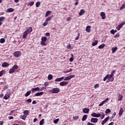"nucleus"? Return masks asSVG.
Wrapping results in <instances>:
<instances>
[{
	"mask_svg": "<svg viewBox=\"0 0 125 125\" xmlns=\"http://www.w3.org/2000/svg\"><path fill=\"white\" fill-rule=\"evenodd\" d=\"M117 50H118V47H115L112 48L111 49L112 53H115Z\"/></svg>",
	"mask_w": 125,
	"mask_h": 125,
	"instance_id": "20",
	"label": "nucleus"
},
{
	"mask_svg": "<svg viewBox=\"0 0 125 125\" xmlns=\"http://www.w3.org/2000/svg\"><path fill=\"white\" fill-rule=\"evenodd\" d=\"M15 72V70H14L12 68L10 69L9 71V74H13Z\"/></svg>",
	"mask_w": 125,
	"mask_h": 125,
	"instance_id": "36",
	"label": "nucleus"
},
{
	"mask_svg": "<svg viewBox=\"0 0 125 125\" xmlns=\"http://www.w3.org/2000/svg\"><path fill=\"white\" fill-rule=\"evenodd\" d=\"M106 77H107V79H112V78H113V77H114V75H112L111 74H110V75L107 74Z\"/></svg>",
	"mask_w": 125,
	"mask_h": 125,
	"instance_id": "37",
	"label": "nucleus"
},
{
	"mask_svg": "<svg viewBox=\"0 0 125 125\" xmlns=\"http://www.w3.org/2000/svg\"><path fill=\"white\" fill-rule=\"evenodd\" d=\"M43 89H46V88H44V87H41V88H40V91H42V90H43Z\"/></svg>",
	"mask_w": 125,
	"mask_h": 125,
	"instance_id": "57",
	"label": "nucleus"
},
{
	"mask_svg": "<svg viewBox=\"0 0 125 125\" xmlns=\"http://www.w3.org/2000/svg\"><path fill=\"white\" fill-rule=\"evenodd\" d=\"M51 13V11H47L45 15V17H47Z\"/></svg>",
	"mask_w": 125,
	"mask_h": 125,
	"instance_id": "30",
	"label": "nucleus"
},
{
	"mask_svg": "<svg viewBox=\"0 0 125 125\" xmlns=\"http://www.w3.org/2000/svg\"><path fill=\"white\" fill-rule=\"evenodd\" d=\"M28 35H29V33L26 31H24L22 35V39H26Z\"/></svg>",
	"mask_w": 125,
	"mask_h": 125,
	"instance_id": "16",
	"label": "nucleus"
},
{
	"mask_svg": "<svg viewBox=\"0 0 125 125\" xmlns=\"http://www.w3.org/2000/svg\"><path fill=\"white\" fill-rule=\"evenodd\" d=\"M87 125H95V124H93V123H91L90 122H88L87 123Z\"/></svg>",
	"mask_w": 125,
	"mask_h": 125,
	"instance_id": "61",
	"label": "nucleus"
},
{
	"mask_svg": "<svg viewBox=\"0 0 125 125\" xmlns=\"http://www.w3.org/2000/svg\"><path fill=\"white\" fill-rule=\"evenodd\" d=\"M75 75H70L67 77H66L64 79H63L64 81H70L71 79H73V78H74Z\"/></svg>",
	"mask_w": 125,
	"mask_h": 125,
	"instance_id": "5",
	"label": "nucleus"
},
{
	"mask_svg": "<svg viewBox=\"0 0 125 125\" xmlns=\"http://www.w3.org/2000/svg\"><path fill=\"white\" fill-rule=\"evenodd\" d=\"M44 124V119H42L41 120V121L40 122V125H43Z\"/></svg>",
	"mask_w": 125,
	"mask_h": 125,
	"instance_id": "35",
	"label": "nucleus"
},
{
	"mask_svg": "<svg viewBox=\"0 0 125 125\" xmlns=\"http://www.w3.org/2000/svg\"><path fill=\"white\" fill-rule=\"evenodd\" d=\"M14 112H15V110H12L11 111L10 113L9 114V115L10 116L11 115H12V114H13V113H14Z\"/></svg>",
	"mask_w": 125,
	"mask_h": 125,
	"instance_id": "62",
	"label": "nucleus"
},
{
	"mask_svg": "<svg viewBox=\"0 0 125 125\" xmlns=\"http://www.w3.org/2000/svg\"><path fill=\"white\" fill-rule=\"evenodd\" d=\"M91 123H93L94 124H96L98 122V118H92L90 120Z\"/></svg>",
	"mask_w": 125,
	"mask_h": 125,
	"instance_id": "7",
	"label": "nucleus"
},
{
	"mask_svg": "<svg viewBox=\"0 0 125 125\" xmlns=\"http://www.w3.org/2000/svg\"><path fill=\"white\" fill-rule=\"evenodd\" d=\"M64 77H62L61 78H57L55 79V82H62V81H63V80H64Z\"/></svg>",
	"mask_w": 125,
	"mask_h": 125,
	"instance_id": "17",
	"label": "nucleus"
},
{
	"mask_svg": "<svg viewBox=\"0 0 125 125\" xmlns=\"http://www.w3.org/2000/svg\"><path fill=\"white\" fill-rule=\"evenodd\" d=\"M83 113H84V114H88V113H89V108H84L83 109Z\"/></svg>",
	"mask_w": 125,
	"mask_h": 125,
	"instance_id": "10",
	"label": "nucleus"
},
{
	"mask_svg": "<svg viewBox=\"0 0 125 125\" xmlns=\"http://www.w3.org/2000/svg\"><path fill=\"white\" fill-rule=\"evenodd\" d=\"M43 94H44V92H40L36 93L34 96H42V95H43Z\"/></svg>",
	"mask_w": 125,
	"mask_h": 125,
	"instance_id": "11",
	"label": "nucleus"
},
{
	"mask_svg": "<svg viewBox=\"0 0 125 125\" xmlns=\"http://www.w3.org/2000/svg\"><path fill=\"white\" fill-rule=\"evenodd\" d=\"M69 84V82L67 81H62L60 83V85L61 86H65V85H67V84Z\"/></svg>",
	"mask_w": 125,
	"mask_h": 125,
	"instance_id": "4",
	"label": "nucleus"
},
{
	"mask_svg": "<svg viewBox=\"0 0 125 125\" xmlns=\"http://www.w3.org/2000/svg\"><path fill=\"white\" fill-rule=\"evenodd\" d=\"M8 119H9V120H12V119H14V118L13 117V116H9L8 117Z\"/></svg>",
	"mask_w": 125,
	"mask_h": 125,
	"instance_id": "64",
	"label": "nucleus"
},
{
	"mask_svg": "<svg viewBox=\"0 0 125 125\" xmlns=\"http://www.w3.org/2000/svg\"><path fill=\"white\" fill-rule=\"evenodd\" d=\"M105 44L104 43L101 44L99 46V48L100 49H102L104 48V47H105Z\"/></svg>",
	"mask_w": 125,
	"mask_h": 125,
	"instance_id": "27",
	"label": "nucleus"
},
{
	"mask_svg": "<svg viewBox=\"0 0 125 125\" xmlns=\"http://www.w3.org/2000/svg\"><path fill=\"white\" fill-rule=\"evenodd\" d=\"M104 104H105V102H104V101H103L101 104H99V106L100 107H101V106H103V105H104Z\"/></svg>",
	"mask_w": 125,
	"mask_h": 125,
	"instance_id": "46",
	"label": "nucleus"
},
{
	"mask_svg": "<svg viewBox=\"0 0 125 125\" xmlns=\"http://www.w3.org/2000/svg\"><path fill=\"white\" fill-rule=\"evenodd\" d=\"M67 49H70V48H71V47H72V46L71 45V44H69L66 46Z\"/></svg>",
	"mask_w": 125,
	"mask_h": 125,
	"instance_id": "59",
	"label": "nucleus"
},
{
	"mask_svg": "<svg viewBox=\"0 0 125 125\" xmlns=\"http://www.w3.org/2000/svg\"><path fill=\"white\" fill-rule=\"evenodd\" d=\"M86 119H87V115H83L82 118V121L84 122V121L86 120Z\"/></svg>",
	"mask_w": 125,
	"mask_h": 125,
	"instance_id": "25",
	"label": "nucleus"
},
{
	"mask_svg": "<svg viewBox=\"0 0 125 125\" xmlns=\"http://www.w3.org/2000/svg\"><path fill=\"white\" fill-rule=\"evenodd\" d=\"M91 28V26H90V25L87 26L86 27V29H85V31L86 32H87V33H90V28Z\"/></svg>",
	"mask_w": 125,
	"mask_h": 125,
	"instance_id": "18",
	"label": "nucleus"
},
{
	"mask_svg": "<svg viewBox=\"0 0 125 125\" xmlns=\"http://www.w3.org/2000/svg\"><path fill=\"white\" fill-rule=\"evenodd\" d=\"M32 91H28L26 93V94H25V97H28V96H29V95H30V94H31V92Z\"/></svg>",
	"mask_w": 125,
	"mask_h": 125,
	"instance_id": "28",
	"label": "nucleus"
},
{
	"mask_svg": "<svg viewBox=\"0 0 125 125\" xmlns=\"http://www.w3.org/2000/svg\"><path fill=\"white\" fill-rule=\"evenodd\" d=\"M46 40H47V38L46 37H42L41 39L42 42H46Z\"/></svg>",
	"mask_w": 125,
	"mask_h": 125,
	"instance_id": "33",
	"label": "nucleus"
},
{
	"mask_svg": "<svg viewBox=\"0 0 125 125\" xmlns=\"http://www.w3.org/2000/svg\"><path fill=\"white\" fill-rule=\"evenodd\" d=\"M116 117V112H114L111 117L112 119H114Z\"/></svg>",
	"mask_w": 125,
	"mask_h": 125,
	"instance_id": "52",
	"label": "nucleus"
},
{
	"mask_svg": "<svg viewBox=\"0 0 125 125\" xmlns=\"http://www.w3.org/2000/svg\"><path fill=\"white\" fill-rule=\"evenodd\" d=\"M9 97H10L9 95H5V96H4V99H5V100H7V99H8Z\"/></svg>",
	"mask_w": 125,
	"mask_h": 125,
	"instance_id": "41",
	"label": "nucleus"
},
{
	"mask_svg": "<svg viewBox=\"0 0 125 125\" xmlns=\"http://www.w3.org/2000/svg\"><path fill=\"white\" fill-rule=\"evenodd\" d=\"M59 122V119H57L54 121V124H57Z\"/></svg>",
	"mask_w": 125,
	"mask_h": 125,
	"instance_id": "50",
	"label": "nucleus"
},
{
	"mask_svg": "<svg viewBox=\"0 0 125 125\" xmlns=\"http://www.w3.org/2000/svg\"><path fill=\"white\" fill-rule=\"evenodd\" d=\"M125 8V3H124L122 4V6L120 7V10H122V9H124V8Z\"/></svg>",
	"mask_w": 125,
	"mask_h": 125,
	"instance_id": "45",
	"label": "nucleus"
},
{
	"mask_svg": "<svg viewBox=\"0 0 125 125\" xmlns=\"http://www.w3.org/2000/svg\"><path fill=\"white\" fill-rule=\"evenodd\" d=\"M52 18H53V15H52L51 17H49L46 19V22H48V21H50V20H51Z\"/></svg>",
	"mask_w": 125,
	"mask_h": 125,
	"instance_id": "26",
	"label": "nucleus"
},
{
	"mask_svg": "<svg viewBox=\"0 0 125 125\" xmlns=\"http://www.w3.org/2000/svg\"><path fill=\"white\" fill-rule=\"evenodd\" d=\"M12 68L15 71V70L18 69V65H14Z\"/></svg>",
	"mask_w": 125,
	"mask_h": 125,
	"instance_id": "40",
	"label": "nucleus"
},
{
	"mask_svg": "<svg viewBox=\"0 0 125 125\" xmlns=\"http://www.w3.org/2000/svg\"><path fill=\"white\" fill-rule=\"evenodd\" d=\"M115 73H116V70H113L111 72V75L114 76V74H115Z\"/></svg>",
	"mask_w": 125,
	"mask_h": 125,
	"instance_id": "60",
	"label": "nucleus"
},
{
	"mask_svg": "<svg viewBox=\"0 0 125 125\" xmlns=\"http://www.w3.org/2000/svg\"><path fill=\"white\" fill-rule=\"evenodd\" d=\"M26 102H27V103H31V102H32V99H27Z\"/></svg>",
	"mask_w": 125,
	"mask_h": 125,
	"instance_id": "49",
	"label": "nucleus"
},
{
	"mask_svg": "<svg viewBox=\"0 0 125 125\" xmlns=\"http://www.w3.org/2000/svg\"><path fill=\"white\" fill-rule=\"evenodd\" d=\"M123 100V96L122 94H119L118 97V101H122Z\"/></svg>",
	"mask_w": 125,
	"mask_h": 125,
	"instance_id": "23",
	"label": "nucleus"
},
{
	"mask_svg": "<svg viewBox=\"0 0 125 125\" xmlns=\"http://www.w3.org/2000/svg\"><path fill=\"white\" fill-rule=\"evenodd\" d=\"M97 43H98V41L95 40L94 42H92V46H95V45H97Z\"/></svg>",
	"mask_w": 125,
	"mask_h": 125,
	"instance_id": "24",
	"label": "nucleus"
},
{
	"mask_svg": "<svg viewBox=\"0 0 125 125\" xmlns=\"http://www.w3.org/2000/svg\"><path fill=\"white\" fill-rule=\"evenodd\" d=\"M40 5H41V2L38 1L36 3V7H40Z\"/></svg>",
	"mask_w": 125,
	"mask_h": 125,
	"instance_id": "39",
	"label": "nucleus"
},
{
	"mask_svg": "<svg viewBox=\"0 0 125 125\" xmlns=\"http://www.w3.org/2000/svg\"><path fill=\"white\" fill-rule=\"evenodd\" d=\"M124 25H125V22H123L120 24H119L118 26L116 27L117 30H118V31H120L121 30V28L123 27V26H124Z\"/></svg>",
	"mask_w": 125,
	"mask_h": 125,
	"instance_id": "3",
	"label": "nucleus"
},
{
	"mask_svg": "<svg viewBox=\"0 0 125 125\" xmlns=\"http://www.w3.org/2000/svg\"><path fill=\"white\" fill-rule=\"evenodd\" d=\"M52 79H53V76H52V75L50 74L48 76V80H49V81L52 80Z\"/></svg>",
	"mask_w": 125,
	"mask_h": 125,
	"instance_id": "32",
	"label": "nucleus"
},
{
	"mask_svg": "<svg viewBox=\"0 0 125 125\" xmlns=\"http://www.w3.org/2000/svg\"><path fill=\"white\" fill-rule=\"evenodd\" d=\"M91 116L94 118H100V117H101V114L100 113L93 112L91 114Z\"/></svg>",
	"mask_w": 125,
	"mask_h": 125,
	"instance_id": "2",
	"label": "nucleus"
},
{
	"mask_svg": "<svg viewBox=\"0 0 125 125\" xmlns=\"http://www.w3.org/2000/svg\"><path fill=\"white\" fill-rule=\"evenodd\" d=\"M100 15L103 20H104L106 18V14H105V12H101Z\"/></svg>",
	"mask_w": 125,
	"mask_h": 125,
	"instance_id": "8",
	"label": "nucleus"
},
{
	"mask_svg": "<svg viewBox=\"0 0 125 125\" xmlns=\"http://www.w3.org/2000/svg\"><path fill=\"white\" fill-rule=\"evenodd\" d=\"M14 55L15 57H17V58H18V57H19V56L21 55V52L20 51H16L14 52Z\"/></svg>",
	"mask_w": 125,
	"mask_h": 125,
	"instance_id": "6",
	"label": "nucleus"
},
{
	"mask_svg": "<svg viewBox=\"0 0 125 125\" xmlns=\"http://www.w3.org/2000/svg\"><path fill=\"white\" fill-rule=\"evenodd\" d=\"M123 113H124V110L123 108H121L120 110H119V117H121L122 116V115H123Z\"/></svg>",
	"mask_w": 125,
	"mask_h": 125,
	"instance_id": "19",
	"label": "nucleus"
},
{
	"mask_svg": "<svg viewBox=\"0 0 125 125\" xmlns=\"http://www.w3.org/2000/svg\"><path fill=\"white\" fill-rule=\"evenodd\" d=\"M114 79V77L111 78V79L109 80L108 81H107V83H109V82H113Z\"/></svg>",
	"mask_w": 125,
	"mask_h": 125,
	"instance_id": "58",
	"label": "nucleus"
},
{
	"mask_svg": "<svg viewBox=\"0 0 125 125\" xmlns=\"http://www.w3.org/2000/svg\"><path fill=\"white\" fill-rule=\"evenodd\" d=\"M29 113L30 112H29V110H25L23 112V114H24V115H25V116H28V115H29Z\"/></svg>",
	"mask_w": 125,
	"mask_h": 125,
	"instance_id": "34",
	"label": "nucleus"
},
{
	"mask_svg": "<svg viewBox=\"0 0 125 125\" xmlns=\"http://www.w3.org/2000/svg\"><path fill=\"white\" fill-rule=\"evenodd\" d=\"M73 60H74V58H73V57H71V58L69 59V61H70V62H73Z\"/></svg>",
	"mask_w": 125,
	"mask_h": 125,
	"instance_id": "63",
	"label": "nucleus"
},
{
	"mask_svg": "<svg viewBox=\"0 0 125 125\" xmlns=\"http://www.w3.org/2000/svg\"><path fill=\"white\" fill-rule=\"evenodd\" d=\"M80 117L79 116H75L73 117V120H75V121H77V120H79Z\"/></svg>",
	"mask_w": 125,
	"mask_h": 125,
	"instance_id": "43",
	"label": "nucleus"
},
{
	"mask_svg": "<svg viewBox=\"0 0 125 125\" xmlns=\"http://www.w3.org/2000/svg\"><path fill=\"white\" fill-rule=\"evenodd\" d=\"M47 24H48V22H47V21H45V22L43 23V26L44 27H45V26H46L47 25Z\"/></svg>",
	"mask_w": 125,
	"mask_h": 125,
	"instance_id": "51",
	"label": "nucleus"
},
{
	"mask_svg": "<svg viewBox=\"0 0 125 125\" xmlns=\"http://www.w3.org/2000/svg\"><path fill=\"white\" fill-rule=\"evenodd\" d=\"M98 87H99V84H96L94 85V88L96 89V88H98Z\"/></svg>",
	"mask_w": 125,
	"mask_h": 125,
	"instance_id": "56",
	"label": "nucleus"
},
{
	"mask_svg": "<svg viewBox=\"0 0 125 125\" xmlns=\"http://www.w3.org/2000/svg\"><path fill=\"white\" fill-rule=\"evenodd\" d=\"M3 72H4V70H3L0 71V77H1V76L3 75Z\"/></svg>",
	"mask_w": 125,
	"mask_h": 125,
	"instance_id": "53",
	"label": "nucleus"
},
{
	"mask_svg": "<svg viewBox=\"0 0 125 125\" xmlns=\"http://www.w3.org/2000/svg\"><path fill=\"white\" fill-rule=\"evenodd\" d=\"M0 43H4L5 42V40L4 38L0 39Z\"/></svg>",
	"mask_w": 125,
	"mask_h": 125,
	"instance_id": "38",
	"label": "nucleus"
},
{
	"mask_svg": "<svg viewBox=\"0 0 125 125\" xmlns=\"http://www.w3.org/2000/svg\"><path fill=\"white\" fill-rule=\"evenodd\" d=\"M25 31L28 34H31V33L33 32V28L32 27H28V29H27Z\"/></svg>",
	"mask_w": 125,
	"mask_h": 125,
	"instance_id": "12",
	"label": "nucleus"
},
{
	"mask_svg": "<svg viewBox=\"0 0 125 125\" xmlns=\"http://www.w3.org/2000/svg\"><path fill=\"white\" fill-rule=\"evenodd\" d=\"M101 114V116H102L101 119L102 120H103V119H104L105 118V114H104V112H101V113H100Z\"/></svg>",
	"mask_w": 125,
	"mask_h": 125,
	"instance_id": "31",
	"label": "nucleus"
},
{
	"mask_svg": "<svg viewBox=\"0 0 125 125\" xmlns=\"http://www.w3.org/2000/svg\"><path fill=\"white\" fill-rule=\"evenodd\" d=\"M60 92V89L59 88H54L52 89L51 93H58Z\"/></svg>",
	"mask_w": 125,
	"mask_h": 125,
	"instance_id": "1",
	"label": "nucleus"
},
{
	"mask_svg": "<svg viewBox=\"0 0 125 125\" xmlns=\"http://www.w3.org/2000/svg\"><path fill=\"white\" fill-rule=\"evenodd\" d=\"M109 116L105 118L102 122V125H104V124L105 123H107V121H108L109 120Z\"/></svg>",
	"mask_w": 125,
	"mask_h": 125,
	"instance_id": "13",
	"label": "nucleus"
},
{
	"mask_svg": "<svg viewBox=\"0 0 125 125\" xmlns=\"http://www.w3.org/2000/svg\"><path fill=\"white\" fill-rule=\"evenodd\" d=\"M105 114H109V113H111V110L110 109L108 108L106 109L105 112Z\"/></svg>",
	"mask_w": 125,
	"mask_h": 125,
	"instance_id": "44",
	"label": "nucleus"
},
{
	"mask_svg": "<svg viewBox=\"0 0 125 125\" xmlns=\"http://www.w3.org/2000/svg\"><path fill=\"white\" fill-rule=\"evenodd\" d=\"M41 45H44V46H45V45H46V43H45V42H41Z\"/></svg>",
	"mask_w": 125,
	"mask_h": 125,
	"instance_id": "48",
	"label": "nucleus"
},
{
	"mask_svg": "<svg viewBox=\"0 0 125 125\" xmlns=\"http://www.w3.org/2000/svg\"><path fill=\"white\" fill-rule=\"evenodd\" d=\"M20 118L22 120H26V119L27 118V116L26 115H21L20 116Z\"/></svg>",
	"mask_w": 125,
	"mask_h": 125,
	"instance_id": "29",
	"label": "nucleus"
},
{
	"mask_svg": "<svg viewBox=\"0 0 125 125\" xmlns=\"http://www.w3.org/2000/svg\"><path fill=\"white\" fill-rule=\"evenodd\" d=\"M34 3H35L34 1H30L28 3L27 6H33V5H34Z\"/></svg>",
	"mask_w": 125,
	"mask_h": 125,
	"instance_id": "21",
	"label": "nucleus"
},
{
	"mask_svg": "<svg viewBox=\"0 0 125 125\" xmlns=\"http://www.w3.org/2000/svg\"><path fill=\"white\" fill-rule=\"evenodd\" d=\"M9 66V63L8 62H4L1 64V67H3V68H6V67H8Z\"/></svg>",
	"mask_w": 125,
	"mask_h": 125,
	"instance_id": "9",
	"label": "nucleus"
},
{
	"mask_svg": "<svg viewBox=\"0 0 125 125\" xmlns=\"http://www.w3.org/2000/svg\"><path fill=\"white\" fill-rule=\"evenodd\" d=\"M110 33H111V34H112V35H115V30L112 29L110 31Z\"/></svg>",
	"mask_w": 125,
	"mask_h": 125,
	"instance_id": "55",
	"label": "nucleus"
},
{
	"mask_svg": "<svg viewBox=\"0 0 125 125\" xmlns=\"http://www.w3.org/2000/svg\"><path fill=\"white\" fill-rule=\"evenodd\" d=\"M14 9L12 8H8L6 10V12H13Z\"/></svg>",
	"mask_w": 125,
	"mask_h": 125,
	"instance_id": "22",
	"label": "nucleus"
},
{
	"mask_svg": "<svg viewBox=\"0 0 125 125\" xmlns=\"http://www.w3.org/2000/svg\"><path fill=\"white\" fill-rule=\"evenodd\" d=\"M84 13H85V11H84V9H82L80 10L79 13V15H80V16H82V15L84 14Z\"/></svg>",
	"mask_w": 125,
	"mask_h": 125,
	"instance_id": "15",
	"label": "nucleus"
},
{
	"mask_svg": "<svg viewBox=\"0 0 125 125\" xmlns=\"http://www.w3.org/2000/svg\"><path fill=\"white\" fill-rule=\"evenodd\" d=\"M80 39V33H78V35L77 36V37L75 38V40L76 41H78Z\"/></svg>",
	"mask_w": 125,
	"mask_h": 125,
	"instance_id": "54",
	"label": "nucleus"
},
{
	"mask_svg": "<svg viewBox=\"0 0 125 125\" xmlns=\"http://www.w3.org/2000/svg\"><path fill=\"white\" fill-rule=\"evenodd\" d=\"M40 90V87H37L36 88H32L31 89V91L32 92H35V91H39Z\"/></svg>",
	"mask_w": 125,
	"mask_h": 125,
	"instance_id": "14",
	"label": "nucleus"
},
{
	"mask_svg": "<svg viewBox=\"0 0 125 125\" xmlns=\"http://www.w3.org/2000/svg\"><path fill=\"white\" fill-rule=\"evenodd\" d=\"M5 20V17H0V22H2V21H4Z\"/></svg>",
	"mask_w": 125,
	"mask_h": 125,
	"instance_id": "42",
	"label": "nucleus"
},
{
	"mask_svg": "<svg viewBox=\"0 0 125 125\" xmlns=\"http://www.w3.org/2000/svg\"><path fill=\"white\" fill-rule=\"evenodd\" d=\"M120 37V33H117L114 36V38H117Z\"/></svg>",
	"mask_w": 125,
	"mask_h": 125,
	"instance_id": "47",
	"label": "nucleus"
}]
</instances>
